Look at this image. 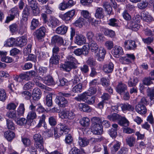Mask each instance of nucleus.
Returning a JSON list of instances; mask_svg holds the SVG:
<instances>
[{
    "label": "nucleus",
    "instance_id": "7",
    "mask_svg": "<svg viewBox=\"0 0 154 154\" xmlns=\"http://www.w3.org/2000/svg\"><path fill=\"white\" fill-rule=\"evenodd\" d=\"M75 14V10L73 9L68 11L63 15H61L62 19L67 22L70 21Z\"/></svg>",
    "mask_w": 154,
    "mask_h": 154
},
{
    "label": "nucleus",
    "instance_id": "27",
    "mask_svg": "<svg viewBox=\"0 0 154 154\" xmlns=\"http://www.w3.org/2000/svg\"><path fill=\"white\" fill-rule=\"evenodd\" d=\"M102 6L108 14H112V8L109 2L106 1L103 2Z\"/></svg>",
    "mask_w": 154,
    "mask_h": 154
},
{
    "label": "nucleus",
    "instance_id": "47",
    "mask_svg": "<svg viewBox=\"0 0 154 154\" xmlns=\"http://www.w3.org/2000/svg\"><path fill=\"white\" fill-rule=\"evenodd\" d=\"M96 92V89L93 87H91L89 90L82 94H84L85 95L91 96L95 94Z\"/></svg>",
    "mask_w": 154,
    "mask_h": 154
},
{
    "label": "nucleus",
    "instance_id": "49",
    "mask_svg": "<svg viewBox=\"0 0 154 154\" xmlns=\"http://www.w3.org/2000/svg\"><path fill=\"white\" fill-rule=\"evenodd\" d=\"M7 98V95L5 90L0 89V100L4 102Z\"/></svg>",
    "mask_w": 154,
    "mask_h": 154
},
{
    "label": "nucleus",
    "instance_id": "15",
    "mask_svg": "<svg viewBox=\"0 0 154 154\" xmlns=\"http://www.w3.org/2000/svg\"><path fill=\"white\" fill-rule=\"evenodd\" d=\"M68 27L64 25L59 26L55 30L56 33L64 35L66 34L68 29Z\"/></svg>",
    "mask_w": 154,
    "mask_h": 154
},
{
    "label": "nucleus",
    "instance_id": "5",
    "mask_svg": "<svg viewBox=\"0 0 154 154\" xmlns=\"http://www.w3.org/2000/svg\"><path fill=\"white\" fill-rule=\"evenodd\" d=\"M91 131L94 134L101 135L102 134L103 131L102 126L95 121L92 125Z\"/></svg>",
    "mask_w": 154,
    "mask_h": 154
},
{
    "label": "nucleus",
    "instance_id": "25",
    "mask_svg": "<svg viewBox=\"0 0 154 154\" xmlns=\"http://www.w3.org/2000/svg\"><path fill=\"white\" fill-rule=\"evenodd\" d=\"M107 118L110 121L115 122H119L121 118V116L116 113H114L108 115Z\"/></svg>",
    "mask_w": 154,
    "mask_h": 154
},
{
    "label": "nucleus",
    "instance_id": "56",
    "mask_svg": "<svg viewBox=\"0 0 154 154\" xmlns=\"http://www.w3.org/2000/svg\"><path fill=\"white\" fill-rule=\"evenodd\" d=\"M15 39L13 38H11L8 39L5 42V45L6 46L11 47L12 46L14 42Z\"/></svg>",
    "mask_w": 154,
    "mask_h": 154
},
{
    "label": "nucleus",
    "instance_id": "12",
    "mask_svg": "<svg viewBox=\"0 0 154 154\" xmlns=\"http://www.w3.org/2000/svg\"><path fill=\"white\" fill-rule=\"evenodd\" d=\"M86 38L83 35H77L75 37V42L78 45H81L85 43Z\"/></svg>",
    "mask_w": 154,
    "mask_h": 154
},
{
    "label": "nucleus",
    "instance_id": "41",
    "mask_svg": "<svg viewBox=\"0 0 154 154\" xmlns=\"http://www.w3.org/2000/svg\"><path fill=\"white\" fill-rule=\"evenodd\" d=\"M80 123L83 126H88L90 124V120L87 117H84L81 119Z\"/></svg>",
    "mask_w": 154,
    "mask_h": 154
},
{
    "label": "nucleus",
    "instance_id": "38",
    "mask_svg": "<svg viewBox=\"0 0 154 154\" xmlns=\"http://www.w3.org/2000/svg\"><path fill=\"white\" fill-rule=\"evenodd\" d=\"M118 123L119 125L122 126L126 127L128 126L129 125V122L128 121L125 117H122L121 116V118H120Z\"/></svg>",
    "mask_w": 154,
    "mask_h": 154
},
{
    "label": "nucleus",
    "instance_id": "33",
    "mask_svg": "<svg viewBox=\"0 0 154 154\" xmlns=\"http://www.w3.org/2000/svg\"><path fill=\"white\" fill-rule=\"evenodd\" d=\"M4 137L8 141H11L15 137V134L12 131H7L4 134Z\"/></svg>",
    "mask_w": 154,
    "mask_h": 154
},
{
    "label": "nucleus",
    "instance_id": "48",
    "mask_svg": "<svg viewBox=\"0 0 154 154\" xmlns=\"http://www.w3.org/2000/svg\"><path fill=\"white\" fill-rule=\"evenodd\" d=\"M17 115L16 111H9L7 112L6 116L9 118L14 119L15 121V120L18 117Z\"/></svg>",
    "mask_w": 154,
    "mask_h": 154
},
{
    "label": "nucleus",
    "instance_id": "34",
    "mask_svg": "<svg viewBox=\"0 0 154 154\" xmlns=\"http://www.w3.org/2000/svg\"><path fill=\"white\" fill-rule=\"evenodd\" d=\"M27 39L23 36L18 38L16 41V43L17 45L22 46H24L26 43Z\"/></svg>",
    "mask_w": 154,
    "mask_h": 154
},
{
    "label": "nucleus",
    "instance_id": "44",
    "mask_svg": "<svg viewBox=\"0 0 154 154\" xmlns=\"http://www.w3.org/2000/svg\"><path fill=\"white\" fill-rule=\"evenodd\" d=\"M48 122L51 126L52 127L55 126L57 124L56 117L55 116L50 117L48 119Z\"/></svg>",
    "mask_w": 154,
    "mask_h": 154
},
{
    "label": "nucleus",
    "instance_id": "8",
    "mask_svg": "<svg viewBox=\"0 0 154 154\" xmlns=\"http://www.w3.org/2000/svg\"><path fill=\"white\" fill-rule=\"evenodd\" d=\"M98 51H97L96 56L98 57L99 61H101L104 57L106 51L105 49L103 47H100L98 49Z\"/></svg>",
    "mask_w": 154,
    "mask_h": 154
},
{
    "label": "nucleus",
    "instance_id": "58",
    "mask_svg": "<svg viewBox=\"0 0 154 154\" xmlns=\"http://www.w3.org/2000/svg\"><path fill=\"white\" fill-rule=\"evenodd\" d=\"M20 77L21 79V81L24 80L28 81L30 79L29 75L27 72L20 74Z\"/></svg>",
    "mask_w": 154,
    "mask_h": 154
},
{
    "label": "nucleus",
    "instance_id": "54",
    "mask_svg": "<svg viewBox=\"0 0 154 154\" xmlns=\"http://www.w3.org/2000/svg\"><path fill=\"white\" fill-rule=\"evenodd\" d=\"M7 127L9 129L13 130L15 129L14 125L12 121L10 120H7Z\"/></svg>",
    "mask_w": 154,
    "mask_h": 154
},
{
    "label": "nucleus",
    "instance_id": "32",
    "mask_svg": "<svg viewBox=\"0 0 154 154\" xmlns=\"http://www.w3.org/2000/svg\"><path fill=\"white\" fill-rule=\"evenodd\" d=\"M44 80V83L48 85H54L55 84L53 78L50 75L45 77Z\"/></svg>",
    "mask_w": 154,
    "mask_h": 154
},
{
    "label": "nucleus",
    "instance_id": "60",
    "mask_svg": "<svg viewBox=\"0 0 154 154\" xmlns=\"http://www.w3.org/2000/svg\"><path fill=\"white\" fill-rule=\"evenodd\" d=\"M81 49L83 51V54L84 55H87L89 51V45L88 44H86L84 45Z\"/></svg>",
    "mask_w": 154,
    "mask_h": 154
},
{
    "label": "nucleus",
    "instance_id": "57",
    "mask_svg": "<svg viewBox=\"0 0 154 154\" xmlns=\"http://www.w3.org/2000/svg\"><path fill=\"white\" fill-rule=\"evenodd\" d=\"M38 118L39 119V120L37 126L38 127H40L42 126V124L45 122V120L46 116L45 115H42L41 116L38 117Z\"/></svg>",
    "mask_w": 154,
    "mask_h": 154
},
{
    "label": "nucleus",
    "instance_id": "11",
    "mask_svg": "<svg viewBox=\"0 0 154 154\" xmlns=\"http://www.w3.org/2000/svg\"><path fill=\"white\" fill-rule=\"evenodd\" d=\"M112 50V53L114 56L116 58H119V56L124 54L122 48L119 46L116 45Z\"/></svg>",
    "mask_w": 154,
    "mask_h": 154
},
{
    "label": "nucleus",
    "instance_id": "39",
    "mask_svg": "<svg viewBox=\"0 0 154 154\" xmlns=\"http://www.w3.org/2000/svg\"><path fill=\"white\" fill-rule=\"evenodd\" d=\"M15 122L17 124L20 126L25 125L27 122V120L25 118L18 117L16 120Z\"/></svg>",
    "mask_w": 154,
    "mask_h": 154
},
{
    "label": "nucleus",
    "instance_id": "24",
    "mask_svg": "<svg viewBox=\"0 0 154 154\" xmlns=\"http://www.w3.org/2000/svg\"><path fill=\"white\" fill-rule=\"evenodd\" d=\"M67 62L76 66L78 63V60L74 57V55L71 53L69 54L66 57Z\"/></svg>",
    "mask_w": 154,
    "mask_h": 154
},
{
    "label": "nucleus",
    "instance_id": "1",
    "mask_svg": "<svg viewBox=\"0 0 154 154\" xmlns=\"http://www.w3.org/2000/svg\"><path fill=\"white\" fill-rule=\"evenodd\" d=\"M61 96H57L56 97L55 100V103L59 107H65L67 106L68 104V102L66 99L64 97H68L71 96V94L69 93H61Z\"/></svg>",
    "mask_w": 154,
    "mask_h": 154
},
{
    "label": "nucleus",
    "instance_id": "26",
    "mask_svg": "<svg viewBox=\"0 0 154 154\" xmlns=\"http://www.w3.org/2000/svg\"><path fill=\"white\" fill-rule=\"evenodd\" d=\"M82 15L84 18L88 19L89 22L92 24L93 23L94 21V18H92L90 17V14L89 12L87 10H82L81 12Z\"/></svg>",
    "mask_w": 154,
    "mask_h": 154
},
{
    "label": "nucleus",
    "instance_id": "43",
    "mask_svg": "<svg viewBox=\"0 0 154 154\" xmlns=\"http://www.w3.org/2000/svg\"><path fill=\"white\" fill-rule=\"evenodd\" d=\"M33 81L37 86H39L41 88L44 89L45 90L50 91V88H49L48 87L45 85L43 84L40 83L39 82L40 81L37 80L36 79H33Z\"/></svg>",
    "mask_w": 154,
    "mask_h": 154
},
{
    "label": "nucleus",
    "instance_id": "45",
    "mask_svg": "<svg viewBox=\"0 0 154 154\" xmlns=\"http://www.w3.org/2000/svg\"><path fill=\"white\" fill-rule=\"evenodd\" d=\"M39 22L38 19L33 18L31 21L30 27L31 30H34L38 26Z\"/></svg>",
    "mask_w": 154,
    "mask_h": 154
},
{
    "label": "nucleus",
    "instance_id": "16",
    "mask_svg": "<svg viewBox=\"0 0 154 154\" xmlns=\"http://www.w3.org/2000/svg\"><path fill=\"white\" fill-rule=\"evenodd\" d=\"M42 93L40 90L38 88H35L32 91V97L34 101L38 100L41 97Z\"/></svg>",
    "mask_w": 154,
    "mask_h": 154
},
{
    "label": "nucleus",
    "instance_id": "50",
    "mask_svg": "<svg viewBox=\"0 0 154 154\" xmlns=\"http://www.w3.org/2000/svg\"><path fill=\"white\" fill-rule=\"evenodd\" d=\"M148 3L145 0H143L140 3H138L137 7L140 9H144L147 6Z\"/></svg>",
    "mask_w": 154,
    "mask_h": 154
},
{
    "label": "nucleus",
    "instance_id": "10",
    "mask_svg": "<svg viewBox=\"0 0 154 154\" xmlns=\"http://www.w3.org/2000/svg\"><path fill=\"white\" fill-rule=\"evenodd\" d=\"M125 47L128 50H134L136 47L135 42L132 40H128L124 42Z\"/></svg>",
    "mask_w": 154,
    "mask_h": 154
},
{
    "label": "nucleus",
    "instance_id": "51",
    "mask_svg": "<svg viewBox=\"0 0 154 154\" xmlns=\"http://www.w3.org/2000/svg\"><path fill=\"white\" fill-rule=\"evenodd\" d=\"M89 44L92 51L96 52L98 49V45L96 42L94 41H91L90 42Z\"/></svg>",
    "mask_w": 154,
    "mask_h": 154
},
{
    "label": "nucleus",
    "instance_id": "52",
    "mask_svg": "<svg viewBox=\"0 0 154 154\" xmlns=\"http://www.w3.org/2000/svg\"><path fill=\"white\" fill-rule=\"evenodd\" d=\"M104 34L105 35L108 36L110 37H113L115 35V32L113 31L107 29H105Z\"/></svg>",
    "mask_w": 154,
    "mask_h": 154
},
{
    "label": "nucleus",
    "instance_id": "6",
    "mask_svg": "<svg viewBox=\"0 0 154 154\" xmlns=\"http://www.w3.org/2000/svg\"><path fill=\"white\" fill-rule=\"evenodd\" d=\"M79 98L81 100L89 105L94 104L95 102V97L94 96H86L84 94H82L79 96Z\"/></svg>",
    "mask_w": 154,
    "mask_h": 154
},
{
    "label": "nucleus",
    "instance_id": "22",
    "mask_svg": "<svg viewBox=\"0 0 154 154\" xmlns=\"http://www.w3.org/2000/svg\"><path fill=\"white\" fill-rule=\"evenodd\" d=\"M114 65L112 63H110L104 65L103 66V71L106 73L112 72L113 70Z\"/></svg>",
    "mask_w": 154,
    "mask_h": 154
},
{
    "label": "nucleus",
    "instance_id": "61",
    "mask_svg": "<svg viewBox=\"0 0 154 154\" xmlns=\"http://www.w3.org/2000/svg\"><path fill=\"white\" fill-rule=\"evenodd\" d=\"M100 82L102 85L105 87L108 86L109 85V80L105 78H102L100 79Z\"/></svg>",
    "mask_w": 154,
    "mask_h": 154
},
{
    "label": "nucleus",
    "instance_id": "4",
    "mask_svg": "<svg viewBox=\"0 0 154 154\" xmlns=\"http://www.w3.org/2000/svg\"><path fill=\"white\" fill-rule=\"evenodd\" d=\"M60 117L62 119H72L75 117V114L71 110H64L59 113Z\"/></svg>",
    "mask_w": 154,
    "mask_h": 154
},
{
    "label": "nucleus",
    "instance_id": "63",
    "mask_svg": "<svg viewBox=\"0 0 154 154\" xmlns=\"http://www.w3.org/2000/svg\"><path fill=\"white\" fill-rule=\"evenodd\" d=\"M95 37L97 41L100 42H103L104 41L105 39V38L103 35L100 33L96 34Z\"/></svg>",
    "mask_w": 154,
    "mask_h": 154
},
{
    "label": "nucleus",
    "instance_id": "18",
    "mask_svg": "<svg viewBox=\"0 0 154 154\" xmlns=\"http://www.w3.org/2000/svg\"><path fill=\"white\" fill-rule=\"evenodd\" d=\"M136 111L140 114H145L147 112V109L145 106L138 103L135 107Z\"/></svg>",
    "mask_w": 154,
    "mask_h": 154
},
{
    "label": "nucleus",
    "instance_id": "40",
    "mask_svg": "<svg viewBox=\"0 0 154 154\" xmlns=\"http://www.w3.org/2000/svg\"><path fill=\"white\" fill-rule=\"evenodd\" d=\"M37 117V115L35 111H30L28 114L27 119L28 121L29 120H33Z\"/></svg>",
    "mask_w": 154,
    "mask_h": 154
},
{
    "label": "nucleus",
    "instance_id": "62",
    "mask_svg": "<svg viewBox=\"0 0 154 154\" xmlns=\"http://www.w3.org/2000/svg\"><path fill=\"white\" fill-rule=\"evenodd\" d=\"M104 45L106 48L108 50L111 49L114 46L113 42L110 40L106 41Z\"/></svg>",
    "mask_w": 154,
    "mask_h": 154
},
{
    "label": "nucleus",
    "instance_id": "3",
    "mask_svg": "<svg viewBox=\"0 0 154 154\" xmlns=\"http://www.w3.org/2000/svg\"><path fill=\"white\" fill-rule=\"evenodd\" d=\"M33 138L35 142L34 145L37 149L42 151L44 150L43 146V138L41 134H35L33 136Z\"/></svg>",
    "mask_w": 154,
    "mask_h": 154
},
{
    "label": "nucleus",
    "instance_id": "59",
    "mask_svg": "<svg viewBox=\"0 0 154 154\" xmlns=\"http://www.w3.org/2000/svg\"><path fill=\"white\" fill-rule=\"evenodd\" d=\"M122 16L124 19L126 20H130L131 19V17L127 11L125 10L122 13Z\"/></svg>",
    "mask_w": 154,
    "mask_h": 154
},
{
    "label": "nucleus",
    "instance_id": "19",
    "mask_svg": "<svg viewBox=\"0 0 154 154\" xmlns=\"http://www.w3.org/2000/svg\"><path fill=\"white\" fill-rule=\"evenodd\" d=\"M119 106L123 111H133L134 109L133 106L127 103L119 104Z\"/></svg>",
    "mask_w": 154,
    "mask_h": 154
},
{
    "label": "nucleus",
    "instance_id": "17",
    "mask_svg": "<svg viewBox=\"0 0 154 154\" xmlns=\"http://www.w3.org/2000/svg\"><path fill=\"white\" fill-rule=\"evenodd\" d=\"M93 119L94 121H96L99 123L101 124L104 126L106 128H108L110 126V123L109 122L104 120L103 119L100 118L98 117H94Z\"/></svg>",
    "mask_w": 154,
    "mask_h": 154
},
{
    "label": "nucleus",
    "instance_id": "13",
    "mask_svg": "<svg viewBox=\"0 0 154 154\" xmlns=\"http://www.w3.org/2000/svg\"><path fill=\"white\" fill-rule=\"evenodd\" d=\"M59 21L55 17H52L47 22V24L48 26L52 28H54L59 24Z\"/></svg>",
    "mask_w": 154,
    "mask_h": 154
},
{
    "label": "nucleus",
    "instance_id": "36",
    "mask_svg": "<svg viewBox=\"0 0 154 154\" xmlns=\"http://www.w3.org/2000/svg\"><path fill=\"white\" fill-rule=\"evenodd\" d=\"M72 91L74 93H80L82 91V84L79 83L74 86L72 89Z\"/></svg>",
    "mask_w": 154,
    "mask_h": 154
},
{
    "label": "nucleus",
    "instance_id": "42",
    "mask_svg": "<svg viewBox=\"0 0 154 154\" xmlns=\"http://www.w3.org/2000/svg\"><path fill=\"white\" fill-rule=\"evenodd\" d=\"M119 20L115 18H112L110 19L109 21L108 24L110 26L117 27L118 26Z\"/></svg>",
    "mask_w": 154,
    "mask_h": 154
},
{
    "label": "nucleus",
    "instance_id": "29",
    "mask_svg": "<svg viewBox=\"0 0 154 154\" xmlns=\"http://www.w3.org/2000/svg\"><path fill=\"white\" fill-rule=\"evenodd\" d=\"M78 108L81 111L85 112H90L91 109L89 106L85 103H80L78 106Z\"/></svg>",
    "mask_w": 154,
    "mask_h": 154
},
{
    "label": "nucleus",
    "instance_id": "35",
    "mask_svg": "<svg viewBox=\"0 0 154 154\" xmlns=\"http://www.w3.org/2000/svg\"><path fill=\"white\" fill-rule=\"evenodd\" d=\"M60 56L57 54H54L50 60V63L52 64H57L59 63Z\"/></svg>",
    "mask_w": 154,
    "mask_h": 154
},
{
    "label": "nucleus",
    "instance_id": "20",
    "mask_svg": "<svg viewBox=\"0 0 154 154\" xmlns=\"http://www.w3.org/2000/svg\"><path fill=\"white\" fill-rule=\"evenodd\" d=\"M45 28L42 27L36 31V34L37 38L39 39H41L45 36Z\"/></svg>",
    "mask_w": 154,
    "mask_h": 154
},
{
    "label": "nucleus",
    "instance_id": "55",
    "mask_svg": "<svg viewBox=\"0 0 154 154\" xmlns=\"http://www.w3.org/2000/svg\"><path fill=\"white\" fill-rule=\"evenodd\" d=\"M52 96L50 94H48L46 97V104L48 106H51L52 105Z\"/></svg>",
    "mask_w": 154,
    "mask_h": 154
},
{
    "label": "nucleus",
    "instance_id": "37",
    "mask_svg": "<svg viewBox=\"0 0 154 154\" xmlns=\"http://www.w3.org/2000/svg\"><path fill=\"white\" fill-rule=\"evenodd\" d=\"M89 141L86 138L79 137V138L78 143L81 147H85L87 146L89 143Z\"/></svg>",
    "mask_w": 154,
    "mask_h": 154
},
{
    "label": "nucleus",
    "instance_id": "9",
    "mask_svg": "<svg viewBox=\"0 0 154 154\" xmlns=\"http://www.w3.org/2000/svg\"><path fill=\"white\" fill-rule=\"evenodd\" d=\"M127 88V86L126 84L122 82H120L116 88V90L118 93L121 94L124 92Z\"/></svg>",
    "mask_w": 154,
    "mask_h": 154
},
{
    "label": "nucleus",
    "instance_id": "21",
    "mask_svg": "<svg viewBox=\"0 0 154 154\" xmlns=\"http://www.w3.org/2000/svg\"><path fill=\"white\" fill-rule=\"evenodd\" d=\"M51 42L57 44L59 45H63L64 41L62 38L57 35H54L52 37Z\"/></svg>",
    "mask_w": 154,
    "mask_h": 154
},
{
    "label": "nucleus",
    "instance_id": "30",
    "mask_svg": "<svg viewBox=\"0 0 154 154\" xmlns=\"http://www.w3.org/2000/svg\"><path fill=\"white\" fill-rule=\"evenodd\" d=\"M139 82L138 79L136 77H134L133 78H130L128 84V87H133L135 86Z\"/></svg>",
    "mask_w": 154,
    "mask_h": 154
},
{
    "label": "nucleus",
    "instance_id": "31",
    "mask_svg": "<svg viewBox=\"0 0 154 154\" xmlns=\"http://www.w3.org/2000/svg\"><path fill=\"white\" fill-rule=\"evenodd\" d=\"M25 110L24 104L23 103L20 104L17 108V111H16L17 114L16 115L18 117L23 116Z\"/></svg>",
    "mask_w": 154,
    "mask_h": 154
},
{
    "label": "nucleus",
    "instance_id": "53",
    "mask_svg": "<svg viewBox=\"0 0 154 154\" xmlns=\"http://www.w3.org/2000/svg\"><path fill=\"white\" fill-rule=\"evenodd\" d=\"M121 143L120 142L118 141H116V143L114 144L112 148V153H114L117 152L120 148Z\"/></svg>",
    "mask_w": 154,
    "mask_h": 154
},
{
    "label": "nucleus",
    "instance_id": "64",
    "mask_svg": "<svg viewBox=\"0 0 154 154\" xmlns=\"http://www.w3.org/2000/svg\"><path fill=\"white\" fill-rule=\"evenodd\" d=\"M148 95L150 97L151 100L154 99V89H148L147 90Z\"/></svg>",
    "mask_w": 154,
    "mask_h": 154
},
{
    "label": "nucleus",
    "instance_id": "46",
    "mask_svg": "<svg viewBox=\"0 0 154 154\" xmlns=\"http://www.w3.org/2000/svg\"><path fill=\"white\" fill-rule=\"evenodd\" d=\"M84 19L82 18H79L75 23V25L77 27H81L84 24Z\"/></svg>",
    "mask_w": 154,
    "mask_h": 154
},
{
    "label": "nucleus",
    "instance_id": "2",
    "mask_svg": "<svg viewBox=\"0 0 154 154\" xmlns=\"http://www.w3.org/2000/svg\"><path fill=\"white\" fill-rule=\"evenodd\" d=\"M69 131V128L65 124H63L60 123L58 124L56 127V129H54V135L55 139L59 138L60 135H58L57 132H59V134L61 135L63 133L66 134Z\"/></svg>",
    "mask_w": 154,
    "mask_h": 154
},
{
    "label": "nucleus",
    "instance_id": "14",
    "mask_svg": "<svg viewBox=\"0 0 154 154\" xmlns=\"http://www.w3.org/2000/svg\"><path fill=\"white\" fill-rule=\"evenodd\" d=\"M77 67V66L73 64L66 62L65 64L62 65L61 68L63 70L69 72L73 69H75Z\"/></svg>",
    "mask_w": 154,
    "mask_h": 154
},
{
    "label": "nucleus",
    "instance_id": "28",
    "mask_svg": "<svg viewBox=\"0 0 154 154\" xmlns=\"http://www.w3.org/2000/svg\"><path fill=\"white\" fill-rule=\"evenodd\" d=\"M126 141L130 147H133L135 143L136 138L132 136H129L126 138Z\"/></svg>",
    "mask_w": 154,
    "mask_h": 154
},
{
    "label": "nucleus",
    "instance_id": "23",
    "mask_svg": "<svg viewBox=\"0 0 154 154\" xmlns=\"http://www.w3.org/2000/svg\"><path fill=\"white\" fill-rule=\"evenodd\" d=\"M104 10L102 8L97 7L96 8L95 14L96 17L99 19L102 18L104 17Z\"/></svg>",
    "mask_w": 154,
    "mask_h": 154
}]
</instances>
